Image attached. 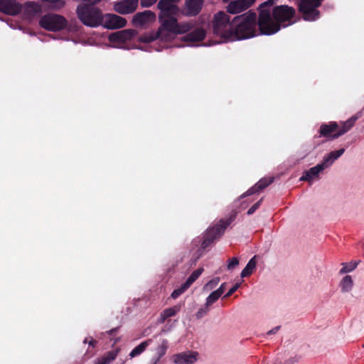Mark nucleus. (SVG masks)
I'll use <instances>...</instances> for the list:
<instances>
[{"label":"nucleus","mask_w":364,"mask_h":364,"mask_svg":"<svg viewBox=\"0 0 364 364\" xmlns=\"http://www.w3.org/2000/svg\"><path fill=\"white\" fill-rule=\"evenodd\" d=\"M274 181V178H263L260 179L255 186L248 189L244 194L241 196V198H244L248 196H251L254 193L262 191L264 188L270 185Z\"/></svg>","instance_id":"nucleus-18"},{"label":"nucleus","mask_w":364,"mask_h":364,"mask_svg":"<svg viewBox=\"0 0 364 364\" xmlns=\"http://www.w3.org/2000/svg\"><path fill=\"white\" fill-rule=\"evenodd\" d=\"M119 352V349L117 348L116 350H110L105 353L102 357L98 358V359L103 364H109L112 361L114 360Z\"/></svg>","instance_id":"nucleus-27"},{"label":"nucleus","mask_w":364,"mask_h":364,"mask_svg":"<svg viewBox=\"0 0 364 364\" xmlns=\"http://www.w3.org/2000/svg\"><path fill=\"white\" fill-rule=\"evenodd\" d=\"M325 168V166L322 164H317L316 166L309 168L306 171L304 174L301 177V181H311L314 178L318 177V173L323 171Z\"/></svg>","instance_id":"nucleus-22"},{"label":"nucleus","mask_w":364,"mask_h":364,"mask_svg":"<svg viewBox=\"0 0 364 364\" xmlns=\"http://www.w3.org/2000/svg\"><path fill=\"white\" fill-rule=\"evenodd\" d=\"M203 268L200 267L193 271L191 274L188 277L187 280L184 282L186 285L189 288L191 284L200 276L203 272Z\"/></svg>","instance_id":"nucleus-31"},{"label":"nucleus","mask_w":364,"mask_h":364,"mask_svg":"<svg viewBox=\"0 0 364 364\" xmlns=\"http://www.w3.org/2000/svg\"><path fill=\"white\" fill-rule=\"evenodd\" d=\"M257 15L248 11L232 18V37L230 41L247 39L256 36Z\"/></svg>","instance_id":"nucleus-2"},{"label":"nucleus","mask_w":364,"mask_h":364,"mask_svg":"<svg viewBox=\"0 0 364 364\" xmlns=\"http://www.w3.org/2000/svg\"><path fill=\"white\" fill-rule=\"evenodd\" d=\"M255 0H232L227 6V12L232 14H239L250 7Z\"/></svg>","instance_id":"nucleus-13"},{"label":"nucleus","mask_w":364,"mask_h":364,"mask_svg":"<svg viewBox=\"0 0 364 364\" xmlns=\"http://www.w3.org/2000/svg\"><path fill=\"white\" fill-rule=\"evenodd\" d=\"M181 309V304L175 305L171 308L164 309L160 314L159 323H164L170 317L174 316Z\"/></svg>","instance_id":"nucleus-24"},{"label":"nucleus","mask_w":364,"mask_h":364,"mask_svg":"<svg viewBox=\"0 0 364 364\" xmlns=\"http://www.w3.org/2000/svg\"><path fill=\"white\" fill-rule=\"evenodd\" d=\"M102 23L108 29H117L125 26L127 21L118 15L108 14L103 16Z\"/></svg>","instance_id":"nucleus-11"},{"label":"nucleus","mask_w":364,"mask_h":364,"mask_svg":"<svg viewBox=\"0 0 364 364\" xmlns=\"http://www.w3.org/2000/svg\"><path fill=\"white\" fill-rule=\"evenodd\" d=\"M358 262H350L349 263H343V267L340 270V273L341 274H345V273H348V272H350L353 270H354L357 266H358Z\"/></svg>","instance_id":"nucleus-32"},{"label":"nucleus","mask_w":364,"mask_h":364,"mask_svg":"<svg viewBox=\"0 0 364 364\" xmlns=\"http://www.w3.org/2000/svg\"><path fill=\"white\" fill-rule=\"evenodd\" d=\"M151 339H148L142 343H141L139 345L136 346L129 353V357L131 358H133L137 355H139L141 353H142L147 346L149 345L150 343H151Z\"/></svg>","instance_id":"nucleus-26"},{"label":"nucleus","mask_w":364,"mask_h":364,"mask_svg":"<svg viewBox=\"0 0 364 364\" xmlns=\"http://www.w3.org/2000/svg\"><path fill=\"white\" fill-rule=\"evenodd\" d=\"M161 32V28H159V31L157 33L159 36H160Z\"/></svg>","instance_id":"nucleus-48"},{"label":"nucleus","mask_w":364,"mask_h":364,"mask_svg":"<svg viewBox=\"0 0 364 364\" xmlns=\"http://www.w3.org/2000/svg\"><path fill=\"white\" fill-rule=\"evenodd\" d=\"M193 21L195 22L194 27L190 31L186 32L187 33L183 37V41L192 43L200 42L206 36V30L198 21Z\"/></svg>","instance_id":"nucleus-10"},{"label":"nucleus","mask_w":364,"mask_h":364,"mask_svg":"<svg viewBox=\"0 0 364 364\" xmlns=\"http://www.w3.org/2000/svg\"><path fill=\"white\" fill-rule=\"evenodd\" d=\"M345 152V149H340L338 150L333 151L329 154L324 156L322 164L326 168L329 167L333 163L338 159Z\"/></svg>","instance_id":"nucleus-23"},{"label":"nucleus","mask_w":364,"mask_h":364,"mask_svg":"<svg viewBox=\"0 0 364 364\" xmlns=\"http://www.w3.org/2000/svg\"><path fill=\"white\" fill-rule=\"evenodd\" d=\"M299 360L300 357L295 355L285 360L284 364H295L296 363L299 362Z\"/></svg>","instance_id":"nucleus-41"},{"label":"nucleus","mask_w":364,"mask_h":364,"mask_svg":"<svg viewBox=\"0 0 364 364\" xmlns=\"http://www.w3.org/2000/svg\"><path fill=\"white\" fill-rule=\"evenodd\" d=\"M119 329V327L113 328L109 331H107L106 333L110 336L114 334Z\"/></svg>","instance_id":"nucleus-45"},{"label":"nucleus","mask_w":364,"mask_h":364,"mask_svg":"<svg viewBox=\"0 0 364 364\" xmlns=\"http://www.w3.org/2000/svg\"><path fill=\"white\" fill-rule=\"evenodd\" d=\"M353 283L351 276L347 275L344 277L340 284L342 291L344 292L350 291L353 287Z\"/></svg>","instance_id":"nucleus-29"},{"label":"nucleus","mask_w":364,"mask_h":364,"mask_svg":"<svg viewBox=\"0 0 364 364\" xmlns=\"http://www.w3.org/2000/svg\"><path fill=\"white\" fill-rule=\"evenodd\" d=\"M220 278L215 277L213 279L210 280L204 287V288L207 290H212L214 289L219 283Z\"/></svg>","instance_id":"nucleus-35"},{"label":"nucleus","mask_w":364,"mask_h":364,"mask_svg":"<svg viewBox=\"0 0 364 364\" xmlns=\"http://www.w3.org/2000/svg\"><path fill=\"white\" fill-rule=\"evenodd\" d=\"M209 311V306H205L204 308L200 309L198 312L196 313V318L200 319L204 315H205Z\"/></svg>","instance_id":"nucleus-37"},{"label":"nucleus","mask_w":364,"mask_h":364,"mask_svg":"<svg viewBox=\"0 0 364 364\" xmlns=\"http://www.w3.org/2000/svg\"><path fill=\"white\" fill-rule=\"evenodd\" d=\"M97 343V341L96 340H95L93 338H90L88 344L90 346L95 347Z\"/></svg>","instance_id":"nucleus-44"},{"label":"nucleus","mask_w":364,"mask_h":364,"mask_svg":"<svg viewBox=\"0 0 364 364\" xmlns=\"http://www.w3.org/2000/svg\"><path fill=\"white\" fill-rule=\"evenodd\" d=\"M156 16L154 13L151 11H145L139 12L134 15L133 18V23L136 26H143L149 22L154 21Z\"/></svg>","instance_id":"nucleus-17"},{"label":"nucleus","mask_w":364,"mask_h":364,"mask_svg":"<svg viewBox=\"0 0 364 364\" xmlns=\"http://www.w3.org/2000/svg\"><path fill=\"white\" fill-rule=\"evenodd\" d=\"M41 11L40 6L33 1H27L22 5L23 15L26 18H31L36 16Z\"/></svg>","instance_id":"nucleus-21"},{"label":"nucleus","mask_w":364,"mask_h":364,"mask_svg":"<svg viewBox=\"0 0 364 364\" xmlns=\"http://www.w3.org/2000/svg\"><path fill=\"white\" fill-rule=\"evenodd\" d=\"M90 340H88V338H86L84 341H83V343H88Z\"/></svg>","instance_id":"nucleus-47"},{"label":"nucleus","mask_w":364,"mask_h":364,"mask_svg":"<svg viewBox=\"0 0 364 364\" xmlns=\"http://www.w3.org/2000/svg\"><path fill=\"white\" fill-rule=\"evenodd\" d=\"M168 348V342L167 340H163L161 345L157 348L158 358L154 362L153 364H156L159 360L166 354V350Z\"/></svg>","instance_id":"nucleus-30"},{"label":"nucleus","mask_w":364,"mask_h":364,"mask_svg":"<svg viewBox=\"0 0 364 364\" xmlns=\"http://www.w3.org/2000/svg\"><path fill=\"white\" fill-rule=\"evenodd\" d=\"M237 213L232 210L225 218L220 219L217 223L210 226L204 232L201 242V248L205 250L225 232L226 228L235 220Z\"/></svg>","instance_id":"nucleus-3"},{"label":"nucleus","mask_w":364,"mask_h":364,"mask_svg":"<svg viewBox=\"0 0 364 364\" xmlns=\"http://www.w3.org/2000/svg\"><path fill=\"white\" fill-rule=\"evenodd\" d=\"M46 4V6L54 10H58L62 9L65 6V1L63 0H41Z\"/></svg>","instance_id":"nucleus-28"},{"label":"nucleus","mask_w":364,"mask_h":364,"mask_svg":"<svg viewBox=\"0 0 364 364\" xmlns=\"http://www.w3.org/2000/svg\"><path fill=\"white\" fill-rule=\"evenodd\" d=\"M178 0H160L158 3L159 9L167 15L168 13H178V8L174 4Z\"/></svg>","instance_id":"nucleus-20"},{"label":"nucleus","mask_w":364,"mask_h":364,"mask_svg":"<svg viewBox=\"0 0 364 364\" xmlns=\"http://www.w3.org/2000/svg\"><path fill=\"white\" fill-rule=\"evenodd\" d=\"M94 364H103V363L98 358H97L95 360Z\"/></svg>","instance_id":"nucleus-46"},{"label":"nucleus","mask_w":364,"mask_h":364,"mask_svg":"<svg viewBox=\"0 0 364 364\" xmlns=\"http://www.w3.org/2000/svg\"><path fill=\"white\" fill-rule=\"evenodd\" d=\"M239 264V259L237 257H232L228 260V269H232Z\"/></svg>","instance_id":"nucleus-36"},{"label":"nucleus","mask_w":364,"mask_h":364,"mask_svg":"<svg viewBox=\"0 0 364 364\" xmlns=\"http://www.w3.org/2000/svg\"><path fill=\"white\" fill-rule=\"evenodd\" d=\"M213 31L215 36L230 41L232 37V19L224 11L214 14L212 21Z\"/></svg>","instance_id":"nucleus-7"},{"label":"nucleus","mask_w":364,"mask_h":364,"mask_svg":"<svg viewBox=\"0 0 364 364\" xmlns=\"http://www.w3.org/2000/svg\"><path fill=\"white\" fill-rule=\"evenodd\" d=\"M139 0H123L114 5V10L121 14H128L134 12L137 6Z\"/></svg>","instance_id":"nucleus-15"},{"label":"nucleus","mask_w":364,"mask_h":364,"mask_svg":"<svg viewBox=\"0 0 364 364\" xmlns=\"http://www.w3.org/2000/svg\"><path fill=\"white\" fill-rule=\"evenodd\" d=\"M76 13L80 21L87 26L97 27L102 24V12L95 6L79 5L77 7Z\"/></svg>","instance_id":"nucleus-6"},{"label":"nucleus","mask_w":364,"mask_h":364,"mask_svg":"<svg viewBox=\"0 0 364 364\" xmlns=\"http://www.w3.org/2000/svg\"><path fill=\"white\" fill-rule=\"evenodd\" d=\"M178 13H168L167 15L160 11L159 18L162 28L175 34L186 33L190 31L195 26L193 21L178 23L175 15Z\"/></svg>","instance_id":"nucleus-5"},{"label":"nucleus","mask_w":364,"mask_h":364,"mask_svg":"<svg viewBox=\"0 0 364 364\" xmlns=\"http://www.w3.org/2000/svg\"><path fill=\"white\" fill-rule=\"evenodd\" d=\"M157 0H140L142 7H149L156 2Z\"/></svg>","instance_id":"nucleus-40"},{"label":"nucleus","mask_w":364,"mask_h":364,"mask_svg":"<svg viewBox=\"0 0 364 364\" xmlns=\"http://www.w3.org/2000/svg\"><path fill=\"white\" fill-rule=\"evenodd\" d=\"M279 328H280V326H276L275 328H274L271 329L270 331H269L267 332V334L268 335L274 334V333H276L279 331Z\"/></svg>","instance_id":"nucleus-43"},{"label":"nucleus","mask_w":364,"mask_h":364,"mask_svg":"<svg viewBox=\"0 0 364 364\" xmlns=\"http://www.w3.org/2000/svg\"><path fill=\"white\" fill-rule=\"evenodd\" d=\"M203 6V0H186V14L189 16L198 15Z\"/></svg>","instance_id":"nucleus-19"},{"label":"nucleus","mask_w":364,"mask_h":364,"mask_svg":"<svg viewBox=\"0 0 364 364\" xmlns=\"http://www.w3.org/2000/svg\"><path fill=\"white\" fill-rule=\"evenodd\" d=\"M125 363V361H122V364H124Z\"/></svg>","instance_id":"nucleus-49"},{"label":"nucleus","mask_w":364,"mask_h":364,"mask_svg":"<svg viewBox=\"0 0 364 364\" xmlns=\"http://www.w3.org/2000/svg\"><path fill=\"white\" fill-rule=\"evenodd\" d=\"M225 290V283H223L220 285V287L215 290L221 296Z\"/></svg>","instance_id":"nucleus-42"},{"label":"nucleus","mask_w":364,"mask_h":364,"mask_svg":"<svg viewBox=\"0 0 364 364\" xmlns=\"http://www.w3.org/2000/svg\"><path fill=\"white\" fill-rule=\"evenodd\" d=\"M134 34L133 30H122L111 33L109 36V41L112 43H125L131 40Z\"/></svg>","instance_id":"nucleus-16"},{"label":"nucleus","mask_w":364,"mask_h":364,"mask_svg":"<svg viewBox=\"0 0 364 364\" xmlns=\"http://www.w3.org/2000/svg\"><path fill=\"white\" fill-rule=\"evenodd\" d=\"M263 198H261L259 201H257L256 203H255L248 210H247V215H252L253 214L256 210L259 208V207L261 205V203L262 201Z\"/></svg>","instance_id":"nucleus-38"},{"label":"nucleus","mask_w":364,"mask_h":364,"mask_svg":"<svg viewBox=\"0 0 364 364\" xmlns=\"http://www.w3.org/2000/svg\"><path fill=\"white\" fill-rule=\"evenodd\" d=\"M277 1L267 0L259 6L257 25L261 34H274L296 21L295 9L288 5L277 6Z\"/></svg>","instance_id":"nucleus-1"},{"label":"nucleus","mask_w":364,"mask_h":364,"mask_svg":"<svg viewBox=\"0 0 364 364\" xmlns=\"http://www.w3.org/2000/svg\"><path fill=\"white\" fill-rule=\"evenodd\" d=\"M257 256H254L252 258H251L245 267L242 269L241 272L240 276L242 277H246L250 275H251L254 271V269L256 267L257 264V260H256Z\"/></svg>","instance_id":"nucleus-25"},{"label":"nucleus","mask_w":364,"mask_h":364,"mask_svg":"<svg viewBox=\"0 0 364 364\" xmlns=\"http://www.w3.org/2000/svg\"><path fill=\"white\" fill-rule=\"evenodd\" d=\"M198 353L194 351L174 354L172 360L176 364H193L197 360Z\"/></svg>","instance_id":"nucleus-14"},{"label":"nucleus","mask_w":364,"mask_h":364,"mask_svg":"<svg viewBox=\"0 0 364 364\" xmlns=\"http://www.w3.org/2000/svg\"><path fill=\"white\" fill-rule=\"evenodd\" d=\"M188 289V287L186 285L185 283L182 284L179 288L174 289L173 291V292L171 294V298L174 299H177L179 296L183 294Z\"/></svg>","instance_id":"nucleus-33"},{"label":"nucleus","mask_w":364,"mask_h":364,"mask_svg":"<svg viewBox=\"0 0 364 364\" xmlns=\"http://www.w3.org/2000/svg\"><path fill=\"white\" fill-rule=\"evenodd\" d=\"M221 296L216 291H213L206 299L205 305L207 306H211L215 303Z\"/></svg>","instance_id":"nucleus-34"},{"label":"nucleus","mask_w":364,"mask_h":364,"mask_svg":"<svg viewBox=\"0 0 364 364\" xmlns=\"http://www.w3.org/2000/svg\"><path fill=\"white\" fill-rule=\"evenodd\" d=\"M240 284L238 283L235 284L232 288L229 289V291L224 296V298H228L232 296L239 288Z\"/></svg>","instance_id":"nucleus-39"},{"label":"nucleus","mask_w":364,"mask_h":364,"mask_svg":"<svg viewBox=\"0 0 364 364\" xmlns=\"http://www.w3.org/2000/svg\"><path fill=\"white\" fill-rule=\"evenodd\" d=\"M356 120L357 117H352L346 122H341V124H338L336 122L322 124L318 130L320 136L326 137L330 140L337 139L351 129Z\"/></svg>","instance_id":"nucleus-4"},{"label":"nucleus","mask_w":364,"mask_h":364,"mask_svg":"<svg viewBox=\"0 0 364 364\" xmlns=\"http://www.w3.org/2000/svg\"><path fill=\"white\" fill-rule=\"evenodd\" d=\"M323 0H301L299 11L305 21H315L319 18L320 12L317 9Z\"/></svg>","instance_id":"nucleus-8"},{"label":"nucleus","mask_w":364,"mask_h":364,"mask_svg":"<svg viewBox=\"0 0 364 364\" xmlns=\"http://www.w3.org/2000/svg\"><path fill=\"white\" fill-rule=\"evenodd\" d=\"M39 25L47 31H58L66 27L67 20L61 15L48 14L40 18Z\"/></svg>","instance_id":"nucleus-9"},{"label":"nucleus","mask_w":364,"mask_h":364,"mask_svg":"<svg viewBox=\"0 0 364 364\" xmlns=\"http://www.w3.org/2000/svg\"><path fill=\"white\" fill-rule=\"evenodd\" d=\"M22 11V5L16 0H0V11L10 16H16Z\"/></svg>","instance_id":"nucleus-12"}]
</instances>
